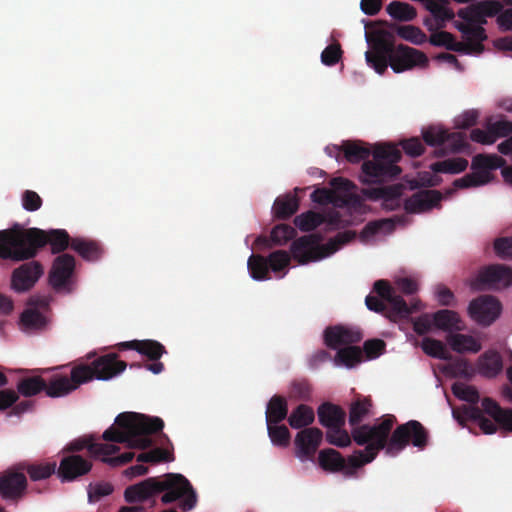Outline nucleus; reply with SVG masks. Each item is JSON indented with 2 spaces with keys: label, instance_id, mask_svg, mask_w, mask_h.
<instances>
[{
  "label": "nucleus",
  "instance_id": "nucleus-19",
  "mask_svg": "<svg viewBox=\"0 0 512 512\" xmlns=\"http://www.w3.org/2000/svg\"><path fill=\"white\" fill-rule=\"evenodd\" d=\"M92 469V463L80 455H69L61 459L57 474L62 482H70L86 475Z\"/></svg>",
  "mask_w": 512,
  "mask_h": 512
},
{
  "label": "nucleus",
  "instance_id": "nucleus-41",
  "mask_svg": "<svg viewBox=\"0 0 512 512\" xmlns=\"http://www.w3.org/2000/svg\"><path fill=\"white\" fill-rule=\"evenodd\" d=\"M390 28L393 34L395 32L400 38L415 45H421L427 40L426 34L420 28L413 25L392 24Z\"/></svg>",
  "mask_w": 512,
  "mask_h": 512
},
{
  "label": "nucleus",
  "instance_id": "nucleus-15",
  "mask_svg": "<svg viewBox=\"0 0 512 512\" xmlns=\"http://www.w3.org/2000/svg\"><path fill=\"white\" fill-rule=\"evenodd\" d=\"M377 295L390 306V316L394 318H407L419 310L420 301L408 305L402 296L396 295L388 281L377 280L373 285Z\"/></svg>",
  "mask_w": 512,
  "mask_h": 512
},
{
  "label": "nucleus",
  "instance_id": "nucleus-16",
  "mask_svg": "<svg viewBox=\"0 0 512 512\" xmlns=\"http://www.w3.org/2000/svg\"><path fill=\"white\" fill-rule=\"evenodd\" d=\"M502 305L492 295H480L473 299L468 306L470 318L482 326L491 325L500 315Z\"/></svg>",
  "mask_w": 512,
  "mask_h": 512
},
{
  "label": "nucleus",
  "instance_id": "nucleus-30",
  "mask_svg": "<svg viewBox=\"0 0 512 512\" xmlns=\"http://www.w3.org/2000/svg\"><path fill=\"white\" fill-rule=\"evenodd\" d=\"M477 369L480 375L486 378L496 377L503 369V360L497 351L484 352L477 361Z\"/></svg>",
  "mask_w": 512,
  "mask_h": 512
},
{
  "label": "nucleus",
  "instance_id": "nucleus-12",
  "mask_svg": "<svg viewBox=\"0 0 512 512\" xmlns=\"http://www.w3.org/2000/svg\"><path fill=\"white\" fill-rule=\"evenodd\" d=\"M87 449L94 456H103L102 462L112 466L119 467L129 463L134 458V452L127 451L118 456H111L119 451V447L114 444L96 443L92 436L83 437L70 442L65 450L69 452H79Z\"/></svg>",
  "mask_w": 512,
  "mask_h": 512
},
{
  "label": "nucleus",
  "instance_id": "nucleus-50",
  "mask_svg": "<svg viewBox=\"0 0 512 512\" xmlns=\"http://www.w3.org/2000/svg\"><path fill=\"white\" fill-rule=\"evenodd\" d=\"M55 469V463L30 465L27 468V473L31 480L39 481L49 478L53 473H55Z\"/></svg>",
  "mask_w": 512,
  "mask_h": 512
},
{
  "label": "nucleus",
  "instance_id": "nucleus-14",
  "mask_svg": "<svg viewBox=\"0 0 512 512\" xmlns=\"http://www.w3.org/2000/svg\"><path fill=\"white\" fill-rule=\"evenodd\" d=\"M475 290H500L512 286V268L505 264H491L483 267L472 282Z\"/></svg>",
  "mask_w": 512,
  "mask_h": 512
},
{
  "label": "nucleus",
  "instance_id": "nucleus-21",
  "mask_svg": "<svg viewBox=\"0 0 512 512\" xmlns=\"http://www.w3.org/2000/svg\"><path fill=\"white\" fill-rule=\"evenodd\" d=\"M441 200L442 194L440 191L421 190L404 201V209L410 214L421 213L437 207Z\"/></svg>",
  "mask_w": 512,
  "mask_h": 512
},
{
  "label": "nucleus",
  "instance_id": "nucleus-52",
  "mask_svg": "<svg viewBox=\"0 0 512 512\" xmlns=\"http://www.w3.org/2000/svg\"><path fill=\"white\" fill-rule=\"evenodd\" d=\"M269 269L274 272H279L285 269L290 263V255L284 250H277L272 252L268 258Z\"/></svg>",
  "mask_w": 512,
  "mask_h": 512
},
{
  "label": "nucleus",
  "instance_id": "nucleus-8",
  "mask_svg": "<svg viewBox=\"0 0 512 512\" xmlns=\"http://www.w3.org/2000/svg\"><path fill=\"white\" fill-rule=\"evenodd\" d=\"M502 9V3L497 0H483L458 10V17L465 23L455 21L454 26L465 38L464 44L469 45L468 50L463 51L464 54L483 52L482 43L487 39L486 31L483 28V25L487 24L486 18L496 16Z\"/></svg>",
  "mask_w": 512,
  "mask_h": 512
},
{
  "label": "nucleus",
  "instance_id": "nucleus-40",
  "mask_svg": "<svg viewBox=\"0 0 512 512\" xmlns=\"http://www.w3.org/2000/svg\"><path fill=\"white\" fill-rule=\"evenodd\" d=\"M298 199L292 195L276 198L273 205L274 216L278 219H288L298 210Z\"/></svg>",
  "mask_w": 512,
  "mask_h": 512
},
{
  "label": "nucleus",
  "instance_id": "nucleus-9",
  "mask_svg": "<svg viewBox=\"0 0 512 512\" xmlns=\"http://www.w3.org/2000/svg\"><path fill=\"white\" fill-rule=\"evenodd\" d=\"M356 237L354 231L339 232L326 244H321L322 237L319 234H309L299 237L291 244V255L299 264H307L319 261L338 251L343 245Z\"/></svg>",
  "mask_w": 512,
  "mask_h": 512
},
{
  "label": "nucleus",
  "instance_id": "nucleus-44",
  "mask_svg": "<svg viewBox=\"0 0 512 512\" xmlns=\"http://www.w3.org/2000/svg\"><path fill=\"white\" fill-rule=\"evenodd\" d=\"M248 270L254 280L262 281L269 279L268 260L259 254H252L247 262Z\"/></svg>",
  "mask_w": 512,
  "mask_h": 512
},
{
  "label": "nucleus",
  "instance_id": "nucleus-48",
  "mask_svg": "<svg viewBox=\"0 0 512 512\" xmlns=\"http://www.w3.org/2000/svg\"><path fill=\"white\" fill-rule=\"evenodd\" d=\"M174 457L172 452L163 449V448H155L148 452L140 453L137 456L138 462H145V463H160V462H170L173 461Z\"/></svg>",
  "mask_w": 512,
  "mask_h": 512
},
{
  "label": "nucleus",
  "instance_id": "nucleus-18",
  "mask_svg": "<svg viewBox=\"0 0 512 512\" xmlns=\"http://www.w3.org/2000/svg\"><path fill=\"white\" fill-rule=\"evenodd\" d=\"M75 268V258L67 253L55 258L49 273V283L56 291L68 290Z\"/></svg>",
  "mask_w": 512,
  "mask_h": 512
},
{
  "label": "nucleus",
  "instance_id": "nucleus-53",
  "mask_svg": "<svg viewBox=\"0 0 512 512\" xmlns=\"http://www.w3.org/2000/svg\"><path fill=\"white\" fill-rule=\"evenodd\" d=\"M488 130L492 133L495 142L498 138L510 137L512 135V122L507 119L490 122L488 123Z\"/></svg>",
  "mask_w": 512,
  "mask_h": 512
},
{
  "label": "nucleus",
  "instance_id": "nucleus-59",
  "mask_svg": "<svg viewBox=\"0 0 512 512\" xmlns=\"http://www.w3.org/2000/svg\"><path fill=\"white\" fill-rule=\"evenodd\" d=\"M401 146L404 152L410 157H419L424 153V145L417 137L401 141Z\"/></svg>",
  "mask_w": 512,
  "mask_h": 512
},
{
  "label": "nucleus",
  "instance_id": "nucleus-33",
  "mask_svg": "<svg viewBox=\"0 0 512 512\" xmlns=\"http://www.w3.org/2000/svg\"><path fill=\"white\" fill-rule=\"evenodd\" d=\"M71 248L87 261H96L103 254L102 247L92 240L74 238L71 241Z\"/></svg>",
  "mask_w": 512,
  "mask_h": 512
},
{
  "label": "nucleus",
  "instance_id": "nucleus-35",
  "mask_svg": "<svg viewBox=\"0 0 512 512\" xmlns=\"http://www.w3.org/2000/svg\"><path fill=\"white\" fill-rule=\"evenodd\" d=\"M315 420V414L313 409L306 405H298L289 415L288 423L293 429H304L309 428Z\"/></svg>",
  "mask_w": 512,
  "mask_h": 512
},
{
  "label": "nucleus",
  "instance_id": "nucleus-6",
  "mask_svg": "<svg viewBox=\"0 0 512 512\" xmlns=\"http://www.w3.org/2000/svg\"><path fill=\"white\" fill-rule=\"evenodd\" d=\"M127 367L126 362L118 360L116 354H106L95 359L91 366L78 365L71 370L70 378L63 375L53 376L47 382L46 395L56 398L62 397L76 390L80 384L92 380L94 377L100 380H109L123 372Z\"/></svg>",
  "mask_w": 512,
  "mask_h": 512
},
{
  "label": "nucleus",
  "instance_id": "nucleus-10",
  "mask_svg": "<svg viewBox=\"0 0 512 512\" xmlns=\"http://www.w3.org/2000/svg\"><path fill=\"white\" fill-rule=\"evenodd\" d=\"M373 159L363 162L360 177L363 184H377L396 178L401 173L397 163L402 158L401 151L391 144L378 145L374 148Z\"/></svg>",
  "mask_w": 512,
  "mask_h": 512
},
{
  "label": "nucleus",
  "instance_id": "nucleus-31",
  "mask_svg": "<svg viewBox=\"0 0 512 512\" xmlns=\"http://www.w3.org/2000/svg\"><path fill=\"white\" fill-rule=\"evenodd\" d=\"M433 324L437 329L452 333L461 331L464 325L457 312L449 309H441L432 314Z\"/></svg>",
  "mask_w": 512,
  "mask_h": 512
},
{
  "label": "nucleus",
  "instance_id": "nucleus-32",
  "mask_svg": "<svg viewBox=\"0 0 512 512\" xmlns=\"http://www.w3.org/2000/svg\"><path fill=\"white\" fill-rule=\"evenodd\" d=\"M446 341L450 348L457 353H477L482 346L473 336L461 333H449Z\"/></svg>",
  "mask_w": 512,
  "mask_h": 512
},
{
  "label": "nucleus",
  "instance_id": "nucleus-24",
  "mask_svg": "<svg viewBox=\"0 0 512 512\" xmlns=\"http://www.w3.org/2000/svg\"><path fill=\"white\" fill-rule=\"evenodd\" d=\"M435 24L430 18L425 19L424 25L431 31L429 42L431 45L436 47H445L447 50L463 53L468 50L469 45H465L463 42L456 41L454 35L447 31H438L441 28H437V20L434 18Z\"/></svg>",
  "mask_w": 512,
  "mask_h": 512
},
{
  "label": "nucleus",
  "instance_id": "nucleus-23",
  "mask_svg": "<svg viewBox=\"0 0 512 512\" xmlns=\"http://www.w3.org/2000/svg\"><path fill=\"white\" fill-rule=\"evenodd\" d=\"M323 439V432L317 427L304 428L295 437L299 457H313Z\"/></svg>",
  "mask_w": 512,
  "mask_h": 512
},
{
  "label": "nucleus",
  "instance_id": "nucleus-13",
  "mask_svg": "<svg viewBox=\"0 0 512 512\" xmlns=\"http://www.w3.org/2000/svg\"><path fill=\"white\" fill-rule=\"evenodd\" d=\"M422 137L429 146L446 144L445 147H440L435 150V154L438 157L445 156L449 153H459L470 148V144L466 141L465 133L448 132V130L438 126H430L424 129L422 131Z\"/></svg>",
  "mask_w": 512,
  "mask_h": 512
},
{
  "label": "nucleus",
  "instance_id": "nucleus-20",
  "mask_svg": "<svg viewBox=\"0 0 512 512\" xmlns=\"http://www.w3.org/2000/svg\"><path fill=\"white\" fill-rule=\"evenodd\" d=\"M27 489L25 474L16 471H6L0 476V495L3 499L19 500Z\"/></svg>",
  "mask_w": 512,
  "mask_h": 512
},
{
  "label": "nucleus",
  "instance_id": "nucleus-11",
  "mask_svg": "<svg viewBox=\"0 0 512 512\" xmlns=\"http://www.w3.org/2000/svg\"><path fill=\"white\" fill-rule=\"evenodd\" d=\"M506 161L496 154H477L471 163L472 173L456 179L453 185L456 188L477 187L491 180L490 171L502 168L501 174L506 182L512 184V166H505Z\"/></svg>",
  "mask_w": 512,
  "mask_h": 512
},
{
  "label": "nucleus",
  "instance_id": "nucleus-28",
  "mask_svg": "<svg viewBox=\"0 0 512 512\" xmlns=\"http://www.w3.org/2000/svg\"><path fill=\"white\" fill-rule=\"evenodd\" d=\"M28 304L34 307H46L48 302L45 298L31 297ZM20 322L26 329L36 330L45 326L46 318L36 308H28L21 314Z\"/></svg>",
  "mask_w": 512,
  "mask_h": 512
},
{
  "label": "nucleus",
  "instance_id": "nucleus-25",
  "mask_svg": "<svg viewBox=\"0 0 512 512\" xmlns=\"http://www.w3.org/2000/svg\"><path fill=\"white\" fill-rule=\"evenodd\" d=\"M317 414L320 424L328 430L342 428L345 425L346 413L338 405L325 402L318 407Z\"/></svg>",
  "mask_w": 512,
  "mask_h": 512
},
{
  "label": "nucleus",
  "instance_id": "nucleus-2",
  "mask_svg": "<svg viewBox=\"0 0 512 512\" xmlns=\"http://www.w3.org/2000/svg\"><path fill=\"white\" fill-rule=\"evenodd\" d=\"M71 241L64 229L42 230L15 224L9 229L0 230V259L15 262L29 260L46 245H50L53 254H58L71 246Z\"/></svg>",
  "mask_w": 512,
  "mask_h": 512
},
{
  "label": "nucleus",
  "instance_id": "nucleus-57",
  "mask_svg": "<svg viewBox=\"0 0 512 512\" xmlns=\"http://www.w3.org/2000/svg\"><path fill=\"white\" fill-rule=\"evenodd\" d=\"M386 343L381 339H371L365 341L363 352L368 359H375L385 351Z\"/></svg>",
  "mask_w": 512,
  "mask_h": 512
},
{
  "label": "nucleus",
  "instance_id": "nucleus-36",
  "mask_svg": "<svg viewBox=\"0 0 512 512\" xmlns=\"http://www.w3.org/2000/svg\"><path fill=\"white\" fill-rule=\"evenodd\" d=\"M47 382L41 376H27L17 383V392L24 397H32L41 392L46 393Z\"/></svg>",
  "mask_w": 512,
  "mask_h": 512
},
{
  "label": "nucleus",
  "instance_id": "nucleus-49",
  "mask_svg": "<svg viewBox=\"0 0 512 512\" xmlns=\"http://www.w3.org/2000/svg\"><path fill=\"white\" fill-rule=\"evenodd\" d=\"M395 228V223L392 219H381L376 221H371L365 225L361 232L362 238H369L374 236L381 231L391 232Z\"/></svg>",
  "mask_w": 512,
  "mask_h": 512
},
{
  "label": "nucleus",
  "instance_id": "nucleus-56",
  "mask_svg": "<svg viewBox=\"0 0 512 512\" xmlns=\"http://www.w3.org/2000/svg\"><path fill=\"white\" fill-rule=\"evenodd\" d=\"M494 250L501 259L512 260V237H500L494 241Z\"/></svg>",
  "mask_w": 512,
  "mask_h": 512
},
{
  "label": "nucleus",
  "instance_id": "nucleus-29",
  "mask_svg": "<svg viewBox=\"0 0 512 512\" xmlns=\"http://www.w3.org/2000/svg\"><path fill=\"white\" fill-rule=\"evenodd\" d=\"M296 234L295 229L288 224H279L276 225L270 234V237L259 236L255 240V243L260 248L269 249L272 248L273 245H284L290 239H292Z\"/></svg>",
  "mask_w": 512,
  "mask_h": 512
},
{
  "label": "nucleus",
  "instance_id": "nucleus-39",
  "mask_svg": "<svg viewBox=\"0 0 512 512\" xmlns=\"http://www.w3.org/2000/svg\"><path fill=\"white\" fill-rule=\"evenodd\" d=\"M363 360V351L357 346H348L337 351L334 363L337 366L352 368Z\"/></svg>",
  "mask_w": 512,
  "mask_h": 512
},
{
  "label": "nucleus",
  "instance_id": "nucleus-47",
  "mask_svg": "<svg viewBox=\"0 0 512 512\" xmlns=\"http://www.w3.org/2000/svg\"><path fill=\"white\" fill-rule=\"evenodd\" d=\"M267 430L271 442L280 447H286L290 443V431L285 425L267 424Z\"/></svg>",
  "mask_w": 512,
  "mask_h": 512
},
{
  "label": "nucleus",
  "instance_id": "nucleus-1",
  "mask_svg": "<svg viewBox=\"0 0 512 512\" xmlns=\"http://www.w3.org/2000/svg\"><path fill=\"white\" fill-rule=\"evenodd\" d=\"M371 406L369 398H358L350 405L349 424L353 426L351 436L359 446L366 445L364 450H358L349 457L352 468L358 469L372 462L381 450H385L389 456H396L410 443L419 449L427 446L428 431L417 420L401 424L393 432L392 428L397 422L393 414L383 415L373 425H359Z\"/></svg>",
  "mask_w": 512,
  "mask_h": 512
},
{
  "label": "nucleus",
  "instance_id": "nucleus-45",
  "mask_svg": "<svg viewBox=\"0 0 512 512\" xmlns=\"http://www.w3.org/2000/svg\"><path fill=\"white\" fill-rule=\"evenodd\" d=\"M421 348L425 354L436 359L449 361L452 359L445 344L437 339L426 337L422 340Z\"/></svg>",
  "mask_w": 512,
  "mask_h": 512
},
{
  "label": "nucleus",
  "instance_id": "nucleus-64",
  "mask_svg": "<svg viewBox=\"0 0 512 512\" xmlns=\"http://www.w3.org/2000/svg\"><path fill=\"white\" fill-rule=\"evenodd\" d=\"M313 201L319 204H329L336 201L335 192L327 188L316 189L311 195Z\"/></svg>",
  "mask_w": 512,
  "mask_h": 512
},
{
  "label": "nucleus",
  "instance_id": "nucleus-58",
  "mask_svg": "<svg viewBox=\"0 0 512 512\" xmlns=\"http://www.w3.org/2000/svg\"><path fill=\"white\" fill-rule=\"evenodd\" d=\"M42 198L33 190H25L22 194V206L26 211L34 212L41 208Z\"/></svg>",
  "mask_w": 512,
  "mask_h": 512
},
{
  "label": "nucleus",
  "instance_id": "nucleus-46",
  "mask_svg": "<svg viewBox=\"0 0 512 512\" xmlns=\"http://www.w3.org/2000/svg\"><path fill=\"white\" fill-rule=\"evenodd\" d=\"M325 218L322 214L314 211H308L295 217L294 224L301 231H311L324 222Z\"/></svg>",
  "mask_w": 512,
  "mask_h": 512
},
{
  "label": "nucleus",
  "instance_id": "nucleus-62",
  "mask_svg": "<svg viewBox=\"0 0 512 512\" xmlns=\"http://www.w3.org/2000/svg\"><path fill=\"white\" fill-rule=\"evenodd\" d=\"M479 114L476 110H467L462 113L455 121L459 129H468L477 123Z\"/></svg>",
  "mask_w": 512,
  "mask_h": 512
},
{
  "label": "nucleus",
  "instance_id": "nucleus-61",
  "mask_svg": "<svg viewBox=\"0 0 512 512\" xmlns=\"http://www.w3.org/2000/svg\"><path fill=\"white\" fill-rule=\"evenodd\" d=\"M432 326H434L432 314H422L413 321V330L418 335L427 334Z\"/></svg>",
  "mask_w": 512,
  "mask_h": 512
},
{
  "label": "nucleus",
  "instance_id": "nucleus-38",
  "mask_svg": "<svg viewBox=\"0 0 512 512\" xmlns=\"http://www.w3.org/2000/svg\"><path fill=\"white\" fill-rule=\"evenodd\" d=\"M405 186L402 184H394L365 190V195L372 200H397L401 198Z\"/></svg>",
  "mask_w": 512,
  "mask_h": 512
},
{
  "label": "nucleus",
  "instance_id": "nucleus-22",
  "mask_svg": "<svg viewBox=\"0 0 512 512\" xmlns=\"http://www.w3.org/2000/svg\"><path fill=\"white\" fill-rule=\"evenodd\" d=\"M363 335L359 329L344 326L328 327L324 332L325 344L331 349L342 345H352L362 340Z\"/></svg>",
  "mask_w": 512,
  "mask_h": 512
},
{
  "label": "nucleus",
  "instance_id": "nucleus-60",
  "mask_svg": "<svg viewBox=\"0 0 512 512\" xmlns=\"http://www.w3.org/2000/svg\"><path fill=\"white\" fill-rule=\"evenodd\" d=\"M449 369L455 376L469 378L472 375L471 365L466 359H454L449 364Z\"/></svg>",
  "mask_w": 512,
  "mask_h": 512
},
{
  "label": "nucleus",
  "instance_id": "nucleus-17",
  "mask_svg": "<svg viewBox=\"0 0 512 512\" xmlns=\"http://www.w3.org/2000/svg\"><path fill=\"white\" fill-rule=\"evenodd\" d=\"M44 273L38 261H29L15 268L11 275V288L17 293L32 289Z\"/></svg>",
  "mask_w": 512,
  "mask_h": 512
},
{
  "label": "nucleus",
  "instance_id": "nucleus-63",
  "mask_svg": "<svg viewBox=\"0 0 512 512\" xmlns=\"http://www.w3.org/2000/svg\"><path fill=\"white\" fill-rule=\"evenodd\" d=\"M436 297L442 306H454L455 296L454 293L445 285L439 284L436 288Z\"/></svg>",
  "mask_w": 512,
  "mask_h": 512
},
{
  "label": "nucleus",
  "instance_id": "nucleus-55",
  "mask_svg": "<svg viewBox=\"0 0 512 512\" xmlns=\"http://www.w3.org/2000/svg\"><path fill=\"white\" fill-rule=\"evenodd\" d=\"M342 56L341 46L338 43L328 45L321 53V61L326 66H334Z\"/></svg>",
  "mask_w": 512,
  "mask_h": 512
},
{
  "label": "nucleus",
  "instance_id": "nucleus-7",
  "mask_svg": "<svg viewBox=\"0 0 512 512\" xmlns=\"http://www.w3.org/2000/svg\"><path fill=\"white\" fill-rule=\"evenodd\" d=\"M114 426L104 431L102 438L108 442L125 443L127 446L137 449H146L152 446L151 434L161 432L164 421L159 417H151L136 412L120 413Z\"/></svg>",
  "mask_w": 512,
  "mask_h": 512
},
{
  "label": "nucleus",
  "instance_id": "nucleus-54",
  "mask_svg": "<svg viewBox=\"0 0 512 512\" xmlns=\"http://www.w3.org/2000/svg\"><path fill=\"white\" fill-rule=\"evenodd\" d=\"M326 440L329 444L337 447H346L351 443V437L343 427L328 430L326 432Z\"/></svg>",
  "mask_w": 512,
  "mask_h": 512
},
{
  "label": "nucleus",
  "instance_id": "nucleus-27",
  "mask_svg": "<svg viewBox=\"0 0 512 512\" xmlns=\"http://www.w3.org/2000/svg\"><path fill=\"white\" fill-rule=\"evenodd\" d=\"M121 350H135L138 353L146 356L151 361L159 360L164 353H166L165 347L156 340H132L126 341L119 344Z\"/></svg>",
  "mask_w": 512,
  "mask_h": 512
},
{
  "label": "nucleus",
  "instance_id": "nucleus-51",
  "mask_svg": "<svg viewBox=\"0 0 512 512\" xmlns=\"http://www.w3.org/2000/svg\"><path fill=\"white\" fill-rule=\"evenodd\" d=\"M113 490V485L108 482H100L95 485L90 484L88 489V501L90 503H96L100 501L101 498L110 495Z\"/></svg>",
  "mask_w": 512,
  "mask_h": 512
},
{
  "label": "nucleus",
  "instance_id": "nucleus-43",
  "mask_svg": "<svg viewBox=\"0 0 512 512\" xmlns=\"http://www.w3.org/2000/svg\"><path fill=\"white\" fill-rule=\"evenodd\" d=\"M387 13L398 21H412L417 16L416 9L405 2L393 1L386 7Z\"/></svg>",
  "mask_w": 512,
  "mask_h": 512
},
{
  "label": "nucleus",
  "instance_id": "nucleus-26",
  "mask_svg": "<svg viewBox=\"0 0 512 512\" xmlns=\"http://www.w3.org/2000/svg\"><path fill=\"white\" fill-rule=\"evenodd\" d=\"M318 461L320 467L329 472L346 471L347 474H353L354 468L351 467L349 459L345 458L335 449L328 448L319 452Z\"/></svg>",
  "mask_w": 512,
  "mask_h": 512
},
{
  "label": "nucleus",
  "instance_id": "nucleus-42",
  "mask_svg": "<svg viewBox=\"0 0 512 512\" xmlns=\"http://www.w3.org/2000/svg\"><path fill=\"white\" fill-rule=\"evenodd\" d=\"M468 167V161L465 158H451L443 161H437L430 165V169L435 173L458 174L465 171Z\"/></svg>",
  "mask_w": 512,
  "mask_h": 512
},
{
  "label": "nucleus",
  "instance_id": "nucleus-4",
  "mask_svg": "<svg viewBox=\"0 0 512 512\" xmlns=\"http://www.w3.org/2000/svg\"><path fill=\"white\" fill-rule=\"evenodd\" d=\"M159 494H162L161 502L164 505L180 500L183 512L192 510L197 503V494L191 483L185 476L177 473L149 477L130 485L124 491V498L128 503L145 502Z\"/></svg>",
  "mask_w": 512,
  "mask_h": 512
},
{
  "label": "nucleus",
  "instance_id": "nucleus-5",
  "mask_svg": "<svg viewBox=\"0 0 512 512\" xmlns=\"http://www.w3.org/2000/svg\"><path fill=\"white\" fill-rule=\"evenodd\" d=\"M367 42L370 50L365 53L366 62L378 74H384L388 66L401 73L428 63L423 52L403 44L395 46V36L389 30L375 31L367 36Z\"/></svg>",
  "mask_w": 512,
  "mask_h": 512
},
{
  "label": "nucleus",
  "instance_id": "nucleus-3",
  "mask_svg": "<svg viewBox=\"0 0 512 512\" xmlns=\"http://www.w3.org/2000/svg\"><path fill=\"white\" fill-rule=\"evenodd\" d=\"M452 392L458 399L469 403L452 410L453 417L461 426L464 427L467 421H474L478 423L483 433L494 434L497 431V423L503 429L512 431V409H503L489 397L482 399L480 408L478 390L464 383H454Z\"/></svg>",
  "mask_w": 512,
  "mask_h": 512
},
{
  "label": "nucleus",
  "instance_id": "nucleus-37",
  "mask_svg": "<svg viewBox=\"0 0 512 512\" xmlns=\"http://www.w3.org/2000/svg\"><path fill=\"white\" fill-rule=\"evenodd\" d=\"M339 149H341L345 159L350 163L366 161L371 154L370 149L361 141H344Z\"/></svg>",
  "mask_w": 512,
  "mask_h": 512
},
{
  "label": "nucleus",
  "instance_id": "nucleus-34",
  "mask_svg": "<svg viewBox=\"0 0 512 512\" xmlns=\"http://www.w3.org/2000/svg\"><path fill=\"white\" fill-rule=\"evenodd\" d=\"M288 404L286 399L280 395H274L267 404L266 423L279 424L287 418Z\"/></svg>",
  "mask_w": 512,
  "mask_h": 512
}]
</instances>
